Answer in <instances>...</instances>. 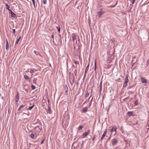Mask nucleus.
I'll return each mask as SVG.
<instances>
[{"label": "nucleus", "mask_w": 149, "mask_h": 149, "mask_svg": "<svg viewBox=\"0 0 149 149\" xmlns=\"http://www.w3.org/2000/svg\"><path fill=\"white\" fill-rule=\"evenodd\" d=\"M110 139V137H109V139Z\"/></svg>", "instance_id": "obj_51"}, {"label": "nucleus", "mask_w": 149, "mask_h": 149, "mask_svg": "<svg viewBox=\"0 0 149 149\" xmlns=\"http://www.w3.org/2000/svg\"><path fill=\"white\" fill-rule=\"evenodd\" d=\"M141 82L142 83H146L147 82V80L144 77H142L141 78Z\"/></svg>", "instance_id": "obj_6"}, {"label": "nucleus", "mask_w": 149, "mask_h": 149, "mask_svg": "<svg viewBox=\"0 0 149 149\" xmlns=\"http://www.w3.org/2000/svg\"><path fill=\"white\" fill-rule=\"evenodd\" d=\"M117 129V128L116 127H112L111 128V132H113L114 131H116V130Z\"/></svg>", "instance_id": "obj_14"}, {"label": "nucleus", "mask_w": 149, "mask_h": 149, "mask_svg": "<svg viewBox=\"0 0 149 149\" xmlns=\"http://www.w3.org/2000/svg\"><path fill=\"white\" fill-rule=\"evenodd\" d=\"M33 82L34 83H36V79H34L33 80Z\"/></svg>", "instance_id": "obj_33"}, {"label": "nucleus", "mask_w": 149, "mask_h": 149, "mask_svg": "<svg viewBox=\"0 0 149 149\" xmlns=\"http://www.w3.org/2000/svg\"><path fill=\"white\" fill-rule=\"evenodd\" d=\"M89 93L88 92L86 93V95H85V97H88V96H89Z\"/></svg>", "instance_id": "obj_31"}, {"label": "nucleus", "mask_w": 149, "mask_h": 149, "mask_svg": "<svg viewBox=\"0 0 149 149\" xmlns=\"http://www.w3.org/2000/svg\"><path fill=\"white\" fill-rule=\"evenodd\" d=\"M118 142V140L116 138H115L111 140L112 144L113 146L116 145Z\"/></svg>", "instance_id": "obj_1"}, {"label": "nucleus", "mask_w": 149, "mask_h": 149, "mask_svg": "<svg viewBox=\"0 0 149 149\" xmlns=\"http://www.w3.org/2000/svg\"><path fill=\"white\" fill-rule=\"evenodd\" d=\"M12 31H13V33L15 34V29H13L12 30Z\"/></svg>", "instance_id": "obj_36"}, {"label": "nucleus", "mask_w": 149, "mask_h": 149, "mask_svg": "<svg viewBox=\"0 0 149 149\" xmlns=\"http://www.w3.org/2000/svg\"><path fill=\"white\" fill-rule=\"evenodd\" d=\"M133 112L132 111H128L127 112V114H128V115L129 116H132L133 115Z\"/></svg>", "instance_id": "obj_9"}, {"label": "nucleus", "mask_w": 149, "mask_h": 149, "mask_svg": "<svg viewBox=\"0 0 149 149\" xmlns=\"http://www.w3.org/2000/svg\"><path fill=\"white\" fill-rule=\"evenodd\" d=\"M24 107V106L22 105L21 106H20V108H21L22 107Z\"/></svg>", "instance_id": "obj_39"}, {"label": "nucleus", "mask_w": 149, "mask_h": 149, "mask_svg": "<svg viewBox=\"0 0 149 149\" xmlns=\"http://www.w3.org/2000/svg\"><path fill=\"white\" fill-rule=\"evenodd\" d=\"M34 105H33L32 106L29 107V108L27 109L28 110H31L34 107Z\"/></svg>", "instance_id": "obj_23"}, {"label": "nucleus", "mask_w": 149, "mask_h": 149, "mask_svg": "<svg viewBox=\"0 0 149 149\" xmlns=\"http://www.w3.org/2000/svg\"><path fill=\"white\" fill-rule=\"evenodd\" d=\"M102 81L101 80V81H100V92L101 91V90H102Z\"/></svg>", "instance_id": "obj_21"}, {"label": "nucleus", "mask_w": 149, "mask_h": 149, "mask_svg": "<svg viewBox=\"0 0 149 149\" xmlns=\"http://www.w3.org/2000/svg\"><path fill=\"white\" fill-rule=\"evenodd\" d=\"M96 63H95V70H96Z\"/></svg>", "instance_id": "obj_38"}, {"label": "nucleus", "mask_w": 149, "mask_h": 149, "mask_svg": "<svg viewBox=\"0 0 149 149\" xmlns=\"http://www.w3.org/2000/svg\"><path fill=\"white\" fill-rule=\"evenodd\" d=\"M96 139V136H94L93 138V141H94Z\"/></svg>", "instance_id": "obj_37"}, {"label": "nucleus", "mask_w": 149, "mask_h": 149, "mask_svg": "<svg viewBox=\"0 0 149 149\" xmlns=\"http://www.w3.org/2000/svg\"><path fill=\"white\" fill-rule=\"evenodd\" d=\"M24 77L26 80H28L29 78V77L27 75H24Z\"/></svg>", "instance_id": "obj_19"}, {"label": "nucleus", "mask_w": 149, "mask_h": 149, "mask_svg": "<svg viewBox=\"0 0 149 149\" xmlns=\"http://www.w3.org/2000/svg\"><path fill=\"white\" fill-rule=\"evenodd\" d=\"M89 64H88V65L86 67V68L85 71V73H87V72L88 71V68H89Z\"/></svg>", "instance_id": "obj_18"}, {"label": "nucleus", "mask_w": 149, "mask_h": 149, "mask_svg": "<svg viewBox=\"0 0 149 149\" xmlns=\"http://www.w3.org/2000/svg\"><path fill=\"white\" fill-rule=\"evenodd\" d=\"M16 99L15 100L16 102H17L19 100V94H18V93H17V95L16 96Z\"/></svg>", "instance_id": "obj_13"}, {"label": "nucleus", "mask_w": 149, "mask_h": 149, "mask_svg": "<svg viewBox=\"0 0 149 149\" xmlns=\"http://www.w3.org/2000/svg\"><path fill=\"white\" fill-rule=\"evenodd\" d=\"M128 81H129V79L128 78V76L127 75H126V77L125 78L124 83H126L127 84Z\"/></svg>", "instance_id": "obj_10"}, {"label": "nucleus", "mask_w": 149, "mask_h": 149, "mask_svg": "<svg viewBox=\"0 0 149 149\" xmlns=\"http://www.w3.org/2000/svg\"><path fill=\"white\" fill-rule=\"evenodd\" d=\"M21 38V36H20L18 38L17 40L15 42V46H16V45L18 44L19 41L20 39Z\"/></svg>", "instance_id": "obj_15"}, {"label": "nucleus", "mask_w": 149, "mask_h": 149, "mask_svg": "<svg viewBox=\"0 0 149 149\" xmlns=\"http://www.w3.org/2000/svg\"><path fill=\"white\" fill-rule=\"evenodd\" d=\"M134 3H135V1H133L132 2V4H134Z\"/></svg>", "instance_id": "obj_41"}, {"label": "nucleus", "mask_w": 149, "mask_h": 149, "mask_svg": "<svg viewBox=\"0 0 149 149\" xmlns=\"http://www.w3.org/2000/svg\"><path fill=\"white\" fill-rule=\"evenodd\" d=\"M107 129H105V131L104 132L101 138L100 139V140H102L103 138L105 136V135L107 133Z\"/></svg>", "instance_id": "obj_3"}, {"label": "nucleus", "mask_w": 149, "mask_h": 149, "mask_svg": "<svg viewBox=\"0 0 149 149\" xmlns=\"http://www.w3.org/2000/svg\"><path fill=\"white\" fill-rule=\"evenodd\" d=\"M30 72L31 74H32V73H33L34 72L37 71V70L36 69H30Z\"/></svg>", "instance_id": "obj_16"}, {"label": "nucleus", "mask_w": 149, "mask_h": 149, "mask_svg": "<svg viewBox=\"0 0 149 149\" xmlns=\"http://www.w3.org/2000/svg\"><path fill=\"white\" fill-rule=\"evenodd\" d=\"M43 3L44 4H46L47 3V0H43Z\"/></svg>", "instance_id": "obj_34"}, {"label": "nucleus", "mask_w": 149, "mask_h": 149, "mask_svg": "<svg viewBox=\"0 0 149 149\" xmlns=\"http://www.w3.org/2000/svg\"><path fill=\"white\" fill-rule=\"evenodd\" d=\"M5 4L6 9L8 10H9V7L8 4L6 3H5Z\"/></svg>", "instance_id": "obj_20"}, {"label": "nucleus", "mask_w": 149, "mask_h": 149, "mask_svg": "<svg viewBox=\"0 0 149 149\" xmlns=\"http://www.w3.org/2000/svg\"><path fill=\"white\" fill-rule=\"evenodd\" d=\"M90 133V132L88 131V132H85V133H84L82 135L83 138H85L86 136L88 134Z\"/></svg>", "instance_id": "obj_7"}, {"label": "nucleus", "mask_w": 149, "mask_h": 149, "mask_svg": "<svg viewBox=\"0 0 149 149\" xmlns=\"http://www.w3.org/2000/svg\"><path fill=\"white\" fill-rule=\"evenodd\" d=\"M85 73H85H84V78L83 79H84L86 77V73Z\"/></svg>", "instance_id": "obj_35"}, {"label": "nucleus", "mask_w": 149, "mask_h": 149, "mask_svg": "<svg viewBox=\"0 0 149 149\" xmlns=\"http://www.w3.org/2000/svg\"><path fill=\"white\" fill-rule=\"evenodd\" d=\"M138 100H136L134 102V105L135 106H136L138 105Z\"/></svg>", "instance_id": "obj_22"}, {"label": "nucleus", "mask_w": 149, "mask_h": 149, "mask_svg": "<svg viewBox=\"0 0 149 149\" xmlns=\"http://www.w3.org/2000/svg\"><path fill=\"white\" fill-rule=\"evenodd\" d=\"M31 144L30 143H29V145H30V146H31Z\"/></svg>", "instance_id": "obj_47"}, {"label": "nucleus", "mask_w": 149, "mask_h": 149, "mask_svg": "<svg viewBox=\"0 0 149 149\" xmlns=\"http://www.w3.org/2000/svg\"><path fill=\"white\" fill-rule=\"evenodd\" d=\"M37 0V1H38V0Z\"/></svg>", "instance_id": "obj_52"}, {"label": "nucleus", "mask_w": 149, "mask_h": 149, "mask_svg": "<svg viewBox=\"0 0 149 149\" xmlns=\"http://www.w3.org/2000/svg\"><path fill=\"white\" fill-rule=\"evenodd\" d=\"M48 112L49 113H51V109L50 107H48Z\"/></svg>", "instance_id": "obj_24"}, {"label": "nucleus", "mask_w": 149, "mask_h": 149, "mask_svg": "<svg viewBox=\"0 0 149 149\" xmlns=\"http://www.w3.org/2000/svg\"><path fill=\"white\" fill-rule=\"evenodd\" d=\"M36 135V134H35H35H32L30 135V137L32 139H35L36 138V136H37Z\"/></svg>", "instance_id": "obj_11"}, {"label": "nucleus", "mask_w": 149, "mask_h": 149, "mask_svg": "<svg viewBox=\"0 0 149 149\" xmlns=\"http://www.w3.org/2000/svg\"><path fill=\"white\" fill-rule=\"evenodd\" d=\"M131 6V8H132V7H133V5H131V4L130 5V7Z\"/></svg>", "instance_id": "obj_43"}, {"label": "nucleus", "mask_w": 149, "mask_h": 149, "mask_svg": "<svg viewBox=\"0 0 149 149\" xmlns=\"http://www.w3.org/2000/svg\"><path fill=\"white\" fill-rule=\"evenodd\" d=\"M53 42H54V40H53Z\"/></svg>", "instance_id": "obj_49"}, {"label": "nucleus", "mask_w": 149, "mask_h": 149, "mask_svg": "<svg viewBox=\"0 0 149 149\" xmlns=\"http://www.w3.org/2000/svg\"><path fill=\"white\" fill-rule=\"evenodd\" d=\"M6 49L7 50H8L9 49V45L8 41L7 39H6V44L5 45Z\"/></svg>", "instance_id": "obj_4"}, {"label": "nucleus", "mask_w": 149, "mask_h": 149, "mask_svg": "<svg viewBox=\"0 0 149 149\" xmlns=\"http://www.w3.org/2000/svg\"><path fill=\"white\" fill-rule=\"evenodd\" d=\"M91 96H90V97H89V99H90V98H91Z\"/></svg>", "instance_id": "obj_48"}, {"label": "nucleus", "mask_w": 149, "mask_h": 149, "mask_svg": "<svg viewBox=\"0 0 149 149\" xmlns=\"http://www.w3.org/2000/svg\"><path fill=\"white\" fill-rule=\"evenodd\" d=\"M104 13V11L102 10L99 11L97 13V16H98V17L100 18L102 15H103Z\"/></svg>", "instance_id": "obj_2"}, {"label": "nucleus", "mask_w": 149, "mask_h": 149, "mask_svg": "<svg viewBox=\"0 0 149 149\" xmlns=\"http://www.w3.org/2000/svg\"><path fill=\"white\" fill-rule=\"evenodd\" d=\"M111 6L112 7H114L115 6Z\"/></svg>", "instance_id": "obj_46"}, {"label": "nucleus", "mask_w": 149, "mask_h": 149, "mask_svg": "<svg viewBox=\"0 0 149 149\" xmlns=\"http://www.w3.org/2000/svg\"><path fill=\"white\" fill-rule=\"evenodd\" d=\"M21 109V108H20V107H19V108L18 109V111H20V110Z\"/></svg>", "instance_id": "obj_44"}, {"label": "nucleus", "mask_w": 149, "mask_h": 149, "mask_svg": "<svg viewBox=\"0 0 149 149\" xmlns=\"http://www.w3.org/2000/svg\"><path fill=\"white\" fill-rule=\"evenodd\" d=\"M72 41L73 42L75 41V40L76 39L77 35H75L74 33H72Z\"/></svg>", "instance_id": "obj_5"}, {"label": "nucleus", "mask_w": 149, "mask_h": 149, "mask_svg": "<svg viewBox=\"0 0 149 149\" xmlns=\"http://www.w3.org/2000/svg\"><path fill=\"white\" fill-rule=\"evenodd\" d=\"M88 108L87 107H86L83 108V110H82V112L83 113L86 112V111H87V110H88Z\"/></svg>", "instance_id": "obj_12"}, {"label": "nucleus", "mask_w": 149, "mask_h": 149, "mask_svg": "<svg viewBox=\"0 0 149 149\" xmlns=\"http://www.w3.org/2000/svg\"><path fill=\"white\" fill-rule=\"evenodd\" d=\"M127 85V84L126 83H124L123 86V88H124Z\"/></svg>", "instance_id": "obj_29"}, {"label": "nucleus", "mask_w": 149, "mask_h": 149, "mask_svg": "<svg viewBox=\"0 0 149 149\" xmlns=\"http://www.w3.org/2000/svg\"><path fill=\"white\" fill-rule=\"evenodd\" d=\"M133 1H135V0H133Z\"/></svg>", "instance_id": "obj_50"}, {"label": "nucleus", "mask_w": 149, "mask_h": 149, "mask_svg": "<svg viewBox=\"0 0 149 149\" xmlns=\"http://www.w3.org/2000/svg\"><path fill=\"white\" fill-rule=\"evenodd\" d=\"M34 53L36 55L39 56H40L42 58V55L40 54V53L36 51H34Z\"/></svg>", "instance_id": "obj_8"}, {"label": "nucleus", "mask_w": 149, "mask_h": 149, "mask_svg": "<svg viewBox=\"0 0 149 149\" xmlns=\"http://www.w3.org/2000/svg\"><path fill=\"white\" fill-rule=\"evenodd\" d=\"M31 88L33 90H34L35 89L36 87L34 85H31Z\"/></svg>", "instance_id": "obj_32"}, {"label": "nucleus", "mask_w": 149, "mask_h": 149, "mask_svg": "<svg viewBox=\"0 0 149 149\" xmlns=\"http://www.w3.org/2000/svg\"><path fill=\"white\" fill-rule=\"evenodd\" d=\"M74 63L76 64H79V62L78 61H74Z\"/></svg>", "instance_id": "obj_30"}, {"label": "nucleus", "mask_w": 149, "mask_h": 149, "mask_svg": "<svg viewBox=\"0 0 149 149\" xmlns=\"http://www.w3.org/2000/svg\"><path fill=\"white\" fill-rule=\"evenodd\" d=\"M10 14L11 16L12 17L15 18V17L16 15L13 12L11 13Z\"/></svg>", "instance_id": "obj_17"}, {"label": "nucleus", "mask_w": 149, "mask_h": 149, "mask_svg": "<svg viewBox=\"0 0 149 149\" xmlns=\"http://www.w3.org/2000/svg\"><path fill=\"white\" fill-rule=\"evenodd\" d=\"M93 97H92L91 100L90 102L89 103V107H90L91 106V104H92V101H93Z\"/></svg>", "instance_id": "obj_26"}, {"label": "nucleus", "mask_w": 149, "mask_h": 149, "mask_svg": "<svg viewBox=\"0 0 149 149\" xmlns=\"http://www.w3.org/2000/svg\"><path fill=\"white\" fill-rule=\"evenodd\" d=\"M52 38H54V35H53L52 36Z\"/></svg>", "instance_id": "obj_45"}, {"label": "nucleus", "mask_w": 149, "mask_h": 149, "mask_svg": "<svg viewBox=\"0 0 149 149\" xmlns=\"http://www.w3.org/2000/svg\"><path fill=\"white\" fill-rule=\"evenodd\" d=\"M44 141V140H43V141L41 142L40 143L41 144H42L43 143Z\"/></svg>", "instance_id": "obj_42"}, {"label": "nucleus", "mask_w": 149, "mask_h": 149, "mask_svg": "<svg viewBox=\"0 0 149 149\" xmlns=\"http://www.w3.org/2000/svg\"><path fill=\"white\" fill-rule=\"evenodd\" d=\"M8 11L10 12V13L13 12L12 11L11 9H9V10H8Z\"/></svg>", "instance_id": "obj_40"}, {"label": "nucleus", "mask_w": 149, "mask_h": 149, "mask_svg": "<svg viewBox=\"0 0 149 149\" xmlns=\"http://www.w3.org/2000/svg\"><path fill=\"white\" fill-rule=\"evenodd\" d=\"M56 27L57 29L58 32H60V26H56Z\"/></svg>", "instance_id": "obj_28"}, {"label": "nucleus", "mask_w": 149, "mask_h": 149, "mask_svg": "<svg viewBox=\"0 0 149 149\" xmlns=\"http://www.w3.org/2000/svg\"><path fill=\"white\" fill-rule=\"evenodd\" d=\"M32 1L33 2V6H34V8H36V6H35V0H32Z\"/></svg>", "instance_id": "obj_25"}, {"label": "nucleus", "mask_w": 149, "mask_h": 149, "mask_svg": "<svg viewBox=\"0 0 149 149\" xmlns=\"http://www.w3.org/2000/svg\"><path fill=\"white\" fill-rule=\"evenodd\" d=\"M83 126L81 125H80L79 127V130H81L83 128Z\"/></svg>", "instance_id": "obj_27"}]
</instances>
